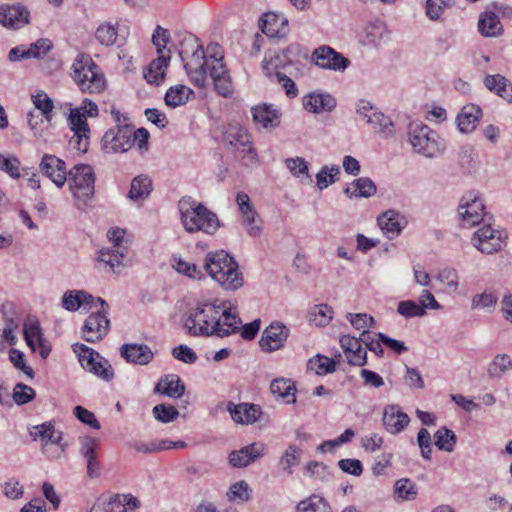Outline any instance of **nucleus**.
<instances>
[{
	"instance_id": "nucleus-1",
	"label": "nucleus",
	"mask_w": 512,
	"mask_h": 512,
	"mask_svg": "<svg viewBox=\"0 0 512 512\" xmlns=\"http://www.w3.org/2000/svg\"><path fill=\"white\" fill-rule=\"evenodd\" d=\"M184 327L191 336H217L220 338L237 333L241 319L226 302L216 300L198 304L183 318Z\"/></svg>"
},
{
	"instance_id": "nucleus-2",
	"label": "nucleus",
	"mask_w": 512,
	"mask_h": 512,
	"mask_svg": "<svg viewBox=\"0 0 512 512\" xmlns=\"http://www.w3.org/2000/svg\"><path fill=\"white\" fill-rule=\"evenodd\" d=\"M190 81L199 88L207 86L208 77L211 79L215 91L223 96L229 97L233 93V84L229 71L223 60L216 59L210 62L192 63L187 62L184 65Z\"/></svg>"
},
{
	"instance_id": "nucleus-3",
	"label": "nucleus",
	"mask_w": 512,
	"mask_h": 512,
	"mask_svg": "<svg viewBox=\"0 0 512 512\" xmlns=\"http://www.w3.org/2000/svg\"><path fill=\"white\" fill-rule=\"evenodd\" d=\"M180 220L189 233L203 232L214 235L220 228V220L216 213L204 204L190 197H183L178 202Z\"/></svg>"
},
{
	"instance_id": "nucleus-4",
	"label": "nucleus",
	"mask_w": 512,
	"mask_h": 512,
	"mask_svg": "<svg viewBox=\"0 0 512 512\" xmlns=\"http://www.w3.org/2000/svg\"><path fill=\"white\" fill-rule=\"evenodd\" d=\"M204 269L225 290L235 291L243 286L238 263L224 250L208 253Z\"/></svg>"
},
{
	"instance_id": "nucleus-5",
	"label": "nucleus",
	"mask_w": 512,
	"mask_h": 512,
	"mask_svg": "<svg viewBox=\"0 0 512 512\" xmlns=\"http://www.w3.org/2000/svg\"><path fill=\"white\" fill-rule=\"evenodd\" d=\"M70 75L83 93H100L105 89L104 74L88 55L77 56L71 66Z\"/></svg>"
},
{
	"instance_id": "nucleus-6",
	"label": "nucleus",
	"mask_w": 512,
	"mask_h": 512,
	"mask_svg": "<svg viewBox=\"0 0 512 512\" xmlns=\"http://www.w3.org/2000/svg\"><path fill=\"white\" fill-rule=\"evenodd\" d=\"M69 189L75 199L78 209L89 206L95 192V174L90 165H75L67 173Z\"/></svg>"
},
{
	"instance_id": "nucleus-7",
	"label": "nucleus",
	"mask_w": 512,
	"mask_h": 512,
	"mask_svg": "<svg viewBox=\"0 0 512 512\" xmlns=\"http://www.w3.org/2000/svg\"><path fill=\"white\" fill-rule=\"evenodd\" d=\"M408 136L414 151L425 157L433 158L445 151L443 139L422 122H411Z\"/></svg>"
},
{
	"instance_id": "nucleus-8",
	"label": "nucleus",
	"mask_w": 512,
	"mask_h": 512,
	"mask_svg": "<svg viewBox=\"0 0 512 512\" xmlns=\"http://www.w3.org/2000/svg\"><path fill=\"white\" fill-rule=\"evenodd\" d=\"M223 141L246 166L256 162L257 153L252 146L250 135L247 130L239 124L230 123L227 126L223 134Z\"/></svg>"
},
{
	"instance_id": "nucleus-9",
	"label": "nucleus",
	"mask_w": 512,
	"mask_h": 512,
	"mask_svg": "<svg viewBox=\"0 0 512 512\" xmlns=\"http://www.w3.org/2000/svg\"><path fill=\"white\" fill-rule=\"evenodd\" d=\"M72 348L85 370L106 381L113 378L114 374L111 365L98 352L81 343L74 344Z\"/></svg>"
},
{
	"instance_id": "nucleus-10",
	"label": "nucleus",
	"mask_w": 512,
	"mask_h": 512,
	"mask_svg": "<svg viewBox=\"0 0 512 512\" xmlns=\"http://www.w3.org/2000/svg\"><path fill=\"white\" fill-rule=\"evenodd\" d=\"M97 303L100 304L101 309L91 312L82 328V338L91 343L102 340L110 328L107 303L100 297L97 298Z\"/></svg>"
},
{
	"instance_id": "nucleus-11",
	"label": "nucleus",
	"mask_w": 512,
	"mask_h": 512,
	"mask_svg": "<svg viewBox=\"0 0 512 512\" xmlns=\"http://www.w3.org/2000/svg\"><path fill=\"white\" fill-rule=\"evenodd\" d=\"M506 234L490 224L476 230L471 238L472 245L484 254H494L505 246Z\"/></svg>"
},
{
	"instance_id": "nucleus-12",
	"label": "nucleus",
	"mask_w": 512,
	"mask_h": 512,
	"mask_svg": "<svg viewBox=\"0 0 512 512\" xmlns=\"http://www.w3.org/2000/svg\"><path fill=\"white\" fill-rule=\"evenodd\" d=\"M102 148L107 153L128 151L132 145V127L129 124L117 125L102 137Z\"/></svg>"
},
{
	"instance_id": "nucleus-13",
	"label": "nucleus",
	"mask_w": 512,
	"mask_h": 512,
	"mask_svg": "<svg viewBox=\"0 0 512 512\" xmlns=\"http://www.w3.org/2000/svg\"><path fill=\"white\" fill-rule=\"evenodd\" d=\"M241 213L242 225L250 237H259L263 230V221L251 204L248 194L239 192L235 199Z\"/></svg>"
},
{
	"instance_id": "nucleus-14",
	"label": "nucleus",
	"mask_w": 512,
	"mask_h": 512,
	"mask_svg": "<svg viewBox=\"0 0 512 512\" xmlns=\"http://www.w3.org/2000/svg\"><path fill=\"white\" fill-rule=\"evenodd\" d=\"M67 123L71 131H73L69 145L78 152H87L90 143V128L87 118L79 115L78 110H70Z\"/></svg>"
},
{
	"instance_id": "nucleus-15",
	"label": "nucleus",
	"mask_w": 512,
	"mask_h": 512,
	"mask_svg": "<svg viewBox=\"0 0 512 512\" xmlns=\"http://www.w3.org/2000/svg\"><path fill=\"white\" fill-rule=\"evenodd\" d=\"M458 215L461 220V225L465 228L480 224L485 216L483 201L472 194L464 196L458 206Z\"/></svg>"
},
{
	"instance_id": "nucleus-16",
	"label": "nucleus",
	"mask_w": 512,
	"mask_h": 512,
	"mask_svg": "<svg viewBox=\"0 0 512 512\" xmlns=\"http://www.w3.org/2000/svg\"><path fill=\"white\" fill-rule=\"evenodd\" d=\"M24 339L32 351H38L40 356L45 359L48 357L51 346L43 337L40 323L34 317H27L23 324Z\"/></svg>"
},
{
	"instance_id": "nucleus-17",
	"label": "nucleus",
	"mask_w": 512,
	"mask_h": 512,
	"mask_svg": "<svg viewBox=\"0 0 512 512\" xmlns=\"http://www.w3.org/2000/svg\"><path fill=\"white\" fill-rule=\"evenodd\" d=\"M311 59L320 68L335 71H343L350 64L348 58L327 45L316 48L312 53Z\"/></svg>"
},
{
	"instance_id": "nucleus-18",
	"label": "nucleus",
	"mask_w": 512,
	"mask_h": 512,
	"mask_svg": "<svg viewBox=\"0 0 512 512\" xmlns=\"http://www.w3.org/2000/svg\"><path fill=\"white\" fill-rule=\"evenodd\" d=\"M30 23V11L20 3L0 6V24L7 29H20Z\"/></svg>"
},
{
	"instance_id": "nucleus-19",
	"label": "nucleus",
	"mask_w": 512,
	"mask_h": 512,
	"mask_svg": "<svg viewBox=\"0 0 512 512\" xmlns=\"http://www.w3.org/2000/svg\"><path fill=\"white\" fill-rule=\"evenodd\" d=\"M289 334V329L280 322H272L262 333L259 340L261 349L265 352H273L284 346Z\"/></svg>"
},
{
	"instance_id": "nucleus-20",
	"label": "nucleus",
	"mask_w": 512,
	"mask_h": 512,
	"mask_svg": "<svg viewBox=\"0 0 512 512\" xmlns=\"http://www.w3.org/2000/svg\"><path fill=\"white\" fill-rule=\"evenodd\" d=\"M227 411L235 423L250 425L260 420L263 415L259 405L253 403H227Z\"/></svg>"
},
{
	"instance_id": "nucleus-21",
	"label": "nucleus",
	"mask_w": 512,
	"mask_h": 512,
	"mask_svg": "<svg viewBox=\"0 0 512 512\" xmlns=\"http://www.w3.org/2000/svg\"><path fill=\"white\" fill-rule=\"evenodd\" d=\"M39 168L57 186L62 187L67 180L66 165L55 155L45 154Z\"/></svg>"
},
{
	"instance_id": "nucleus-22",
	"label": "nucleus",
	"mask_w": 512,
	"mask_h": 512,
	"mask_svg": "<svg viewBox=\"0 0 512 512\" xmlns=\"http://www.w3.org/2000/svg\"><path fill=\"white\" fill-rule=\"evenodd\" d=\"M127 252L124 248H103L98 252L97 261L99 268L105 273L119 274L124 268V258Z\"/></svg>"
},
{
	"instance_id": "nucleus-23",
	"label": "nucleus",
	"mask_w": 512,
	"mask_h": 512,
	"mask_svg": "<svg viewBox=\"0 0 512 512\" xmlns=\"http://www.w3.org/2000/svg\"><path fill=\"white\" fill-rule=\"evenodd\" d=\"M382 421L387 432L399 434L408 426L410 418L400 406L391 404L384 408Z\"/></svg>"
},
{
	"instance_id": "nucleus-24",
	"label": "nucleus",
	"mask_w": 512,
	"mask_h": 512,
	"mask_svg": "<svg viewBox=\"0 0 512 512\" xmlns=\"http://www.w3.org/2000/svg\"><path fill=\"white\" fill-rule=\"evenodd\" d=\"M339 342L350 365L362 367L367 363V352L362 348L358 338L343 335Z\"/></svg>"
},
{
	"instance_id": "nucleus-25",
	"label": "nucleus",
	"mask_w": 512,
	"mask_h": 512,
	"mask_svg": "<svg viewBox=\"0 0 512 512\" xmlns=\"http://www.w3.org/2000/svg\"><path fill=\"white\" fill-rule=\"evenodd\" d=\"M265 446L262 443H252L240 450L232 451L229 454V463L233 467L242 468L248 466L260 458L264 453Z\"/></svg>"
},
{
	"instance_id": "nucleus-26",
	"label": "nucleus",
	"mask_w": 512,
	"mask_h": 512,
	"mask_svg": "<svg viewBox=\"0 0 512 512\" xmlns=\"http://www.w3.org/2000/svg\"><path fill=\"white\" fill-rule=\"evenodd\" d=\"M121 356L130 363L146 365L153 359V352L144 344H124L120 349Z\"/></svg>"
},
{
	"instance_id": "nucleus-27",
	"label": "nucleus",
	"mask_w": 512,
	"mask_h": 512,
	"mask_svg": "<svg viewBox=\"0 0 512 512\" xmlns=\"http://www.w3.org/2000/svg\"><path fill=\"white\" fill-rule=\"evenodd\" d=\"M154 392L170 398H180L185 393V385L178 375L168 374L160 378Z\"/></svg>"
},
{
	"instance_id": "nucleus-28",
	"label": "nucleus",
	"mask_w": 512,
	"mask_h": 512,
	"mask_svg": "<svg viewBox=\"0 0 512 512\" xmlns=\"http://www.w3.org/2000/svg\"><path fill=\"white\" fill-rule=\"evenodd\" d=\"M482 116V110L474 104L465 105L457 115V127L462 133H470L475 130Z\"/></svg>"
},
{
	"instance_id": "nucleus-29",
	"label": "nucleus",
	"mask_w": 512,
	"mask_h": 512,
	"mask_svg": "<svg viewBox=\"0 0 512 512\" xmlns=\"http://www.w3.org/2000/svg\"><path fill=\"white\" fill-rule=\"evenodd\" d=\"M296 512H333L330 503L318 494H312L296 505ZM342 512H357L356 508L346 507Z\"/></svg>"
},
{
	"instance_id": "nucleus-30",
	"label": "nucleus",
	"mask_w": 512,
	"mask_h": 512,
	"mask_svg": "<svg viewBox=\"0 0 512 512\" xmlns=\"http://www.w3.org/2000/svg\"><path fill=\"white\" fill-rule=\"evenodd\" d=\"M303 106L312 113L330 112L336 107V99L329 94L312 93L304 97Z\"/></svg>"
},
{
	"instance_id": "nucleus-31",
	"label": "nucleus",
	"mask_w": 512,
	"mask_h": 512,
	"mask_svg": "<svg viewBox=\"0 0 512 512\" xmlns=\"http://www.w3.org/2000/svg\"><path fill=\"white\" fill-rule=\"evenodd\" d=\"M287 65H289L288 59L281 49H269L262 61V70L269 79H272L275 73L279 72L278 69Z\"/></svg>"
},
{
	"instance_id": "nucleus-32",
	"label": "nucleus",
	"mask_w": 512,
	"mask_h": 512,
	"mask_svg": "<svg viewBox=\"0 0 512 512\" xmlns=\"http://www.w3.org/2000/svg\"><path fill=\"white\" fill-rule=\"evenodd\" d=\"M170 51L167 54H161L154 59L144 72V78L150 84L159 85L164 77L165 71L170 61Z\"/></svg>"
},
{
	"instance_id": "nucleus-33",
	"label": "nucleus",
	"mask_w": 512,
	"mask_h": 512,
	"mask_svg": "<svg viewBox=\"0 0 512 512\" xmlns=\"http://www.w3.org/2000/svg\"><path fill=\"white\" fill-rule=\"evenodd\" d=\"M252 116L254 122L265 129H272L280 124L278 111L266 104L252 108Z\"/></svg>"
},
{
	"instance_id": "nucleus-34",
	"label": "nucleus",
	"mask_w": 512,
	"mask_h": 512,
	"mask_svg": "<svg viewBox=\"0 0 512 512\" xmlns=\"http://www.w3.org/2000/svg\"><path fill=\"white\" fill-rule=\"evenodd\" d=\"M261 21V30L269 37L282 36L286 32L288 21L281 15L267 13Z\"/></svg>"
},
{
	"instance_id": "nucleus-35",
	"label": "nucleus",
	"mask_w": 512,
	"mask_h": 512,
	"mask_svg": "<svg viewBox=\"0 0 512 512\" xmlns=\"http://www.w3.org/2000/svg\"><path fill=\"white\" fill-rule=\"evenodd\" d=\"M486 88L512 103V84L502 75H487L484 79Z\"/></svg>"
},
{
	"instance_id": "nucleus-36",
	"label": "nucleus",
	"mask_w": 512,
	"mask_h": 512,
	"mask_svg": "<svg viewBox=\"0 0 512 512\" xmlns=\"http://www.w3.org/2000/svg\"><path fill=\"white\" fill-rule=\"evenodd\" d=\"M270 390L273 395L282 398L286 404L296 402V386L291 379L276 378L270 384Z\"/></svg>"
},
{
	"instance_id": "nucleus-37",
	"label": "nucleus",
	"mask_w": 512,
	"mask_h": 512,
	"mask_svg": "<svg viewBox=\"0 0 512 512\" xmlns=\"http://www.w3.org/2000/svg\"><path fill=\"white\" fill-rule=\"evenodd\" d=\"M377 191L375 183L368 177H361L353 181L351 186L344 189V193L349 197L368 198Z\"/></svg>"
},
{
	"instance_id": "nucleus-38",
	"label": "nucleus",
	"mask_w": 512,
	"mask_h": 512,
	"mask_svg": "<svg viewBox=\"0 0 512 512\" xmlns=\"http://www.w3.org/2000/svg\"><path fill=\"white\" fill-rule=\"evenodd\" d=\"M34 440L40 438L44 441L43 450L47 452L46 446L48 443L59 445L62 441V432L55 430L51 422L43 423L34 427V432H31Z\"/></svg>"
},
{
	"instance_id": "nucleus-39",
	"label": "nucleus",
	"mask_w": 512,
	"mask_h": 512,
	"mask_svg": "<svg viewBox=\"0 0 512 512\" xmlns=\"http://www.w3.org/2000/svg\"><path fill=\"white\" fill-rule=\"evenodd\" d=\"M399 219L400 214L393 210L386 211L378 217V224L388 238L397 236L402 230Z\"/></svg>"
},
{
	"instance_id": "nucleus-40",
	"label": "nucleus",
	"mask_w": 512,
	"mask_h": 512,
	"mask_svg": "<svg viewBox=\"0 0 512 512\" xmlns=\"http://www.w3.org/2000/svg\"><path fill=\"white\" fill-rule=\"evenodd\" d=\"M501 23L498 16L493 12H485L478 21L479 32L486 37H493L499 34Z\"/></svg>"
},
{
	"instance_id": "nucleus-41",
	"label": "nucleus",
	"mask_w": 512,
	"mask_h": 512,
	"mask_svg": "<svg viewBox=\"0 0 512 512\" xmlns=\"http://www.w3.org/2000/svg\"><path fill=\"white\" fill-rule=\"evenodd\" d=\"M152 190L151 180L147 176H137L131 182L128 197L134 201H142Z\"/></svg>"
},
{
	"instance_id": "nucleus-42",
	"label": "nucleus",
	"mask_w": 512,
	"mask_h": 512,
	"mask_svg": "<svg viewBox=\"0 0 512 512\" xmlns=\"http://www.w3.org/2000/svg\"><path fill=\"white\" fill-rule=\"evenodd\" d=\"M193 95V91L184 86L177 85L175 87H171L165 94V103L170 107H177L185 104L190 96Z\"/></svg>"
},
{
	"instance_id": "nucleus-43",
	"label": "nucleus",
	"mask_w": 512,
	"mask_h": 512,
	"mask_svg": "<svg viewBox=\"0 0 512 512\" xmlns=\"http://www.w3.org/2000/svg\"><path fill=\"white\" fill-rule=\"evenodd\" d=\"M112 512L134 511L140 508L139 499L132 494H118L110 502Z\"/></svg>"
},
{
	"instance_id": "nucleus-44",
	"label": "nucleus",
	"mask_w": 512,
	"mask_h": 512,
	"mask_svg": "<svg viewBox=\"0 0 512 512\" xmlns=\"http://www.w3.org/2000/svg\"><path fill=\"white\" fill-rule=\"evenodd\" d=\"M434 441L439 450L451 453L455 449L457 437L452 430L441 427L435 432Z\"/></svg>"
},
{
	"instance_id": "nucleus-45",
	"label": "nucleus",
	"mask_w": 512,
	"mask_h": 512,
	"mask_svg": "<svg viewBox=\"0 0 512 512\" xmlns=\"http://www.w3.org/2000/svg\"><path fill=\"white\" fill-rule=\"evenodd\" d=\"M223 60V51L219 44L211 43L207 46V55H205L203 48L200 46L193 52L191 60L192 63L210 62V60Z\"/></svg>"
},
{
	"instance_id": "nucleus-46",
	"label": "nucleus",
	"mask_w": 512,
	"mask_h": 512,
	"mask_svg": "<svg viewBox=\"0 0 512 512\" xmlns=\"http://www.w3.org/2000/svg\"><path fill=\"white\" fill-rule=\"evenodd\" d=\"M333 318V309L327 304L313 306L309 312V321L316 326H327Z\"/></svg>"
},
{
	"instance_id": "nucleus-47",
	"label": "nucleus",
	"mask_w": 512,
	"mask_h": 512,
	"mask_svg": "<svg viewBox=\"0 0 512 512\" xmlns=\"http://www.w3.org/2000/svg\"><path fill=\"white\" fill-rule=\"evenodd\" d=\"M510 369H512L511 358L506 354H499L490 363L487 373L490 378L495 379L500 378L502 374Z\"/></svg>"
},
{
	"instance_id": "nucleus-48",
	"label": "nucleus",
	"mask_w": 512,
	"mask_h": 512,
	"mask_svg": "<svg viewBox=\"0 0 512 512\" xmlns=\"http://www.w3.org/2000/svg\"><path fill=\"white\" fill-rule=\"evenodd\" d=\"M308 368L318 375H325L336 370V363L333 359L318 354L308 361Z\"/></svg>"
},
{
	"instance_id": "nucleus-49",
	"label": "nucleus",
	"mask_w": 512,
	"mask_h": 512,
	"mask_svg": "<svg viewBox=\"0 0 512 512\" xmlns=\"http://www.w3.org/2000/svg\"><path fill=\"white\" fill-rule=\"evenodd\" d=\"M285 165L290 173L299 178L302 182L307 179L310 180L308 163L302 157L287 158Z\"/></svg>"
},
{
	"instance_id": "nucleus-50",
	"label": "nucleus",
	"mask_w": 512,
	"mask_h": 512,
	"mask_svg": "<svg viewBox=\"0 0 512 512\" xmlns=\"http://www.w3.org/2000/svg\"><path fill=\"white\" fill-rule=\"evenodd\" d=\"M371 128L378 133L389 134L392 131V122L383 113L377 111L375 108L369 116L368 122Z\"/></svg>"
},
{
	"instance_id": "nucleus-51",
	"label": "nucleus",
	"mask_w": 512,
	"mask_h": 512,
	"mask_svg": "<svg viewBox=\"0 0 512 512\" xmlns=\"http://www.w3.org/2000/svg\"><path fill=\"white\" fill-rule=\"evenodd\" d=\"M397 312L405 318L422 317L426 315V306L413 300H404L398 303Z\"/></svg>"
},
{
	"instance_id": "nucleus-52",
	"label": "nucleus",
	"mask_w": 512,
	"mask_h": 512,
	"mask_svg": "<svg viewBox=\"0 0 512 512\" xmlns=\"http://www.w3.org/2000/svg\"><path fill=\"white\" fill-rule=\"evenodd\" d=\"M53 48V43L48 38H40L36 42L26 46L29 59H42Z\"/></svg>"
},
{
	"instance_id": "nucleus-53",
	"label": "nucleus",
	"mask_w": 512,
	"mask_h": 512,
	"mask_svg": "<svg viewBox=\"0 0 512 512\" xmlns=\"http://www.w3.org/2000/svg\"><path fill=\"white\" fill-rule=\"evenodd\" d=\"M33 104L38 110L37 112L45 115L47 122H51L54 108L52 99L46 93L40 92L33 96Z\"/></svg>"
},
{
	"instance_id": "nucleus-54",
	"label": "nucleus",
	"mask_w": 512,
	"mask_h": 512,
	"mask_svg": "<svg viewBox=\"0 0 512 512\" xmlns=\"http://www.w3.org/2000/svg\"><path fill=\"white\" fill-rule=\"evenodd\" d=\"M395 494L403 500H414L417 496V486L410 479L402 478L395 483Z\"/></svg>"
},
{
	"instance_id": "nucleus-55",
	"label": "nucleus",
	"mask_w": 512,
	"mask_h": 512,
	"mask_svg": "<svg viewBox=\"0 0 512 512\" xmlns=\"http://www.w3.org/2000/svg\"><path fill=\"white\" fill-rule=\"evenodd\" d=\"M339 173L340 168L337 165H332L331 167H322V169L316 174V182L318 188L323 190L330 184H333L336 181L335 176H337Z\"/></svg>"
},
{
	"instance_id": "nucleus-56",
	"label": "nucleus",
	"mask_w": 512,
	"mask_h": 512,
	"mask_svg": "<svg viewBox=\"0 0 512 512\" xmlns=\"http://www.w3.org/2000/svg\"><path fill=\"white\" fill-rule=\"evenodd\" d=\"M35 396V390L24 383H17L13 388L12 398L17 405L27 404L31 402Z\"/></svg>"
},
{
	"instance_id": "nucleus-57",
	"label": "nucleus",
	"mask_w": 512,
	"mask_h": 512,
	"mask_svg": "<svg viewBox=\"0 0 512 512\" xmlns=\"http://www.w3.org/2000/svg\"><path fill=\"white\" fill-rule=\"evenodd\" d=\"M299 456L300 449L295 445H290L280 459V467L289 474H292V467L299 463Z\"/></svg>"
},
{
	"instance_id": "nucleus-58",
	"label": "nucleus",
	"mask_w": 512,
	"mask_h": 512,
	"mask_svg": "<svg viewBox=\"0 0 512 512\" xmlns=\"http://www.w3.org/2000/svg\"><path fill=\"white\" fill-rule=\"evenodd\" d=\"M27 122L30 129L33 131L34 136L41 137L45 130L48 129V124L45 115L39 112L31 111L27 114Z\"/></svg>"
},
{
	"instance_id": "nucleus-59",
	"label": "nucleus",
	"mask_w": 512,
	"mask_h": 512,
	"mask_svg": "<svg viewBox=\"0 0 512 512\" xmlns=\"http://www.w3.org/2000/svg\"><path fill=\"white\" fill-rule=\"evenodd\" d=\"M226 495L229 501L246 502L250 499V488L245 481H238L231 485Z\"/></svg>"
},
{
	"instance_id": "nucleus-60",
	"label": "nucleus",
	"mask_w": 512,
	"mask_h": 512,
	"mask_svg": "<svg viewBox=\"0 0 512 512\" xmlns=\"http://www.w3.org/2000/svg\"><path fill=\"white\" fill-rule=\"evenodd\" d=\"M497 301L498 297L494 293L485 291L481 294L474 295L471 305L473 309L493 310Z\"/></svg>"
},
{
	"instance_id": "nucleus-61",
	"label": "nucleus",
	"mask_w": 512,
	"mask_h": 512,
	"mask_svg": "<svg viewBox=\"0 0 512 512\" xmlns=\"http://www.w3.org/2000/svg\"><path fill=\"white\" fill-rule=\"evenodd\" d=\"M153 415L158 421L169 423L177 418L179 412L172 405L158 404L153 408Z\"/></svg>"
},
{
	"instance_id": "nucleus-62",
	"label": "nucleus",
	"mask_w": 512,
	"mask_h": 512,
	"mask_svg": "<svg viewBox=\"0 0 512 512\" xmlns=\"http://www.w3.org/2000/svg\"><path fill=\"white\" fill-rule=\"evenodd\" d=\"M347 319L351 323V325L357 330H367L371 327H374L375 320L372 316L366 313H348Z\"/></svg>"
},
{
	"instance_id": "nucleus-63",
	"label": "nucleus",
	"mask_w": 512,
	"mask_h": 512,
	"mask_svg": "<svg viewBox=\"0 0 512 512\" xmlns=\"http://www.w3.org/2000/svg\"><path fill=\"white\" fill-rule=\"evenodd\" d=\"M437 279L444 285L447 286V288L455 292L458 289V274L457 271L453 268H444L442 269L438 275Z\"/></svg>"
},
{
	"instance_id": "nucleus-64",
	"label": "nucleus",
	"mask_w": 512,
	"mask_h": 512,
	"mask_svg": "<svg viewBox=\"0 0 512 512\" xmlns=\"http://www.w3.org/2000/svg\"><path fill=\"white\" fill-rule=\"evenodd\" d=\"M96 39L102 45H113L116 42L117 31L111 25H101L98 27L95 33Z\"/></svg>"
}]
</instances>
